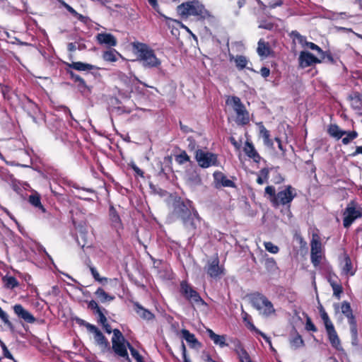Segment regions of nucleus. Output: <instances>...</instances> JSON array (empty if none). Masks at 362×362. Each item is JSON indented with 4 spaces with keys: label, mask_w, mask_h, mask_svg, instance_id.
I'll return each mask as SVG.
<instances>
[{
    "label": "nucleus",
    "mask_w": 362,
    "mask_h": 362,
    "mask_svg": "<svg viewBox=\"0 0 362 362\" xmlns=\"http://www.w3.org/2000/svg\"><path fill=\"white\" fill-rule=\"evenodd\" d=\"M264 191L269 195V200L274 207L283 206L288 210H290L291 203L297 196L296 189L290 185L284 186L278 192L272 185L267 186Z\"/></svg>",
    "instance_id": "1"
},
{
    "label": "nucleus",
    "mask_w": 362,
    "mask_h": 362,
    "mask_svg": "<svg viewBox=\"0 0 362 362\" xmlns=\"http://www.w3.org/2000/svg\"><path fill=\"white\" fill-rule=\"evenodd\" d=\"M67 68L66 71L69 74V78L76 83L78 90L83 95H88L91 93V87L86 84V81L78 74L74 73L71 69L78 71H89L91 70H98L99 67L83 62H73L71 63H66Z\"/></svg>",
    "instance_id": "2"
},
{
    "label": "nucleus",
    "mask_w": 362,
    "mask_h": 362,
    "mask_svg": "<svg viewBox=\"0 0 362 362\" xmlns=\"http://www.w3.org/2000/svg\"><path fill=\"white\" fill-rule=\"evenodd\" d=\"M173 215L180 219L185 225L192 221V211L194 216H198L192 202L189 200L184 201L179 197L173 202Z\"/></svg>",
    "instance_id": "3"
},
{
    "label": "nucleus",
    "mask_w": 362,
    "mask_h": 362,
    "mask_svg": "<svg viewBox=\"0 0 362 362\" xmlns=\"http://www.w3.org/2000/svg\"><path fill=\"white\" fill-rule=\"evenodd\" d=\"M134 47L137 52L139 59L144 67L157 68L160 66V60L156 57L154 50L148 45L137 42L134 45Z\"/></svg>",
    "instance_id": "4"
},
{
    "label": "nucleus",
    "mask_w": 362,
    "mask_h": 362,
    "mask_svg": "<svg viewBox=\"0 0 362 362\" xmlns=\"http://www.w3.org/2000/svg\"><path fill=\"white\" fill-rule=\"evenodd\" d=\"M320 317L325 325L327 337L331 346L337 351L342 350V346L339 335L334 328V326L329 319V317L327 312L325 310L322 305L319 308Z\"/></svg>",
    "instance_id": "5"
},
{
    "label": "nucleus",
    "mask_w": 362,
    "mask_h": 362,
    "mask_svg": "<svg viewBox=\"0 0 362 362\" xmlns=\"http://www.w3.org/2000/svg\"><path fill=\"white\" fill-rule=\"evenodd\" d=\"M250 301L252 306L257 310L262 312L265 316H269L275 313L272 303L263 294L256 292L250 295Z\"/></svg>",
    "instance_id": "6"
},
{
    "label": "nucleus",
    "mask_w": 362,
    "mask_h": 362,
    "mask_svg": "<svg viewBox=\"0 0 362 362\" xmlns=\"http://www.w3.org/2000/svg\"><path fill=\"white\" fill-rule=\"evenodd\" d=\"M231 103L233 109L236 114V122L239 125L245 126L250 122V113L246 110L245 105L238 96H231L230 99L227 100L226 103Z\"/></svg>",
    "instance_id": "7"
},
{
    "label": "nucleus",
    "mask_w": 362,
    "mask_h": 362,
    "mask_svg": "<svg viewBox=\"0 0 362 362\" xmlns=\"http://www.w3.org/2000/svg\"><path fill=\"white\" fill-rule=\"evenodd\" d=\"M362 217V207L356 201H351L344 211L343 226L349 228L358 218Z\"/></svg>",
    "instance_id": "8"
},
{
    "label": "nucleus",
    "mask_w": 362,
    "mask_h": 362,
    "mask_svg": "<svg viewBox=\"0 0 362 362\" xmlns=\"http://www.w3.org/2000/svg\"><path fill=\"white\" fill-rule=\"evenodd\" d=\"M323 257L321 238L317 233H313L310 240V260L315 267L320 266Z\"/></svg>",
    "instance_id": "9"
},
{
    "label": "nucleus",
    "mask_w": 362,
    "mask_h": 362,
    "mask_svg": "<svg viewBox=\"0 0 362 362\" xmlns=\"http://www.w3.org/2000/svg\"><path fill=\"white\" fill-rule=\"evenodd\" d=\"M194 158L199 166L202 168H208L211 166L219 165L217 154L211 152L197 149L195 151Z\"/></svg>",
    "instance_id": "10"
},
{
    "label": "nucleus",
    "mask_w": 362,
    "mask_h": 362,
    "mask_svg": "<svg viewBox=\"0 0 362 362\" xmlns=\"http://www.w3.org/2000/svg\"><path fill=\"white\" fill-rule=\"evenodd\" d=\"M180 292L182 296L190 303L197 304L205 303L199 293L187 281H181Z\"/></svg>",
    "instance_id": "11"
},
{
    "label": "nucleus",
    "mask_w": 362,
    "mask_h": 362,
    "mask_svg": "<svg viewBox=\"0 0 362 362\" xmlns=\"http://www.w3.org/2000/svg\"><path fill=\"white\" fill-rule=\"evenodd\" d=\"M177 12L182 17L189 16H201L203 14V8L195 5L192 1H187L177 6Z\"/></svg>",
    "instance_id": "12"
},
{
    "label": "nucleus",
    "mask_w": 362,
    "mask_h": 362,
    "mask_svg": "<svg viewBox=\"0 0 362 362\" xmlns=\"http://www.w3.org/2000/svg\"><path fill=\"white\" fill-rule=\"evenodd\" d=\"M341 310L343 315L348 320L352 337L356 338L358 335L357 322L350 303L346 300L343 301L341 303Z\"/></svg>",
    "instance_id": "13"
},
{
    "label": "nucleus",
    "mask_w": 362,
    "mask_h": 362,
    "mask_svg": "<svg viewBox=\"0 0 362 362\" xmlns=\"http://www.w3.org/2000/svg\"><path fill=\"white\" fill-rule=\"evenodd\" d=\"M219 262L220 261L218 255H216L211 260L208 262L206 267V271L211 278L216 279L225 274V268L223 265H220Z\"/></svg>",
    "instance_id": "14"
},
{
    "label": "nucleus",
    "mask_w": 362,
    "mask_h": 362,
    "mask_svg": "<svg viewBox=\"0 0 362 362\" xmlns=\"http://www.w3.org/2000/svg\"><path fill=\"white\" fill-rule=\"evenodd\" d=\"M262 257L260 262L264 265L265 272L269 275L276 274L279 268L277 265L276 261L272 257H269L266 252L261 251Z\"/></svg>",
    "instance_id": "15"
},
{
    "label": "nucleus",
    "mask_w": 362,
    "mask_h": 362,
    "mask_svg": "<svg viewBox=\"0 0 362 362\" xmlns=\"http://www.w3.org/2000/svg\"><path fill=\"white\" fill-rule=\"evenodd\" d=\"M129 302L133 305V309L136 314L143 320L149 322L154 320L156 315L148 309L145 308L138 301L130 300Z\"/></svg>",
    "instance_id": "16"
},
{
    "label": "nucleus",
    "mask_w": 362,
    "mask_h": 362,
    "mask_svg": "<svg viewBox=\"0 0 362 362\" xmlns=\"http://www.w3.org/2000/svg\"><path fill=\"white\" fill-rule=\"evenodd\" d=\"M298 62L299 66L303 69L315 64H320L322 60L308 51H302L298 57Z\"/></svg>",
    "instance_id": "17"
},
{
    "label": "nucleus",
    "mask_w": 362,
    "mask_h": 362,
    "mask_svg": "<svg viewBox=\"0 0 362 362\" xmlns=\"http://www.w3.org/2000/svg\"><path fill=\"white\" fill-rule=\"evenodd\" d=\"M90 332L94 334L95 341L103 352L110 350L107 339L96 326L92 327V330Z\"/></svg>",
    "instance_id": "18"
},
{
    "label": "nucleus",
    "mask_w": 362,
    "mask_h": 362,
    "mask_svg": "<svg viewBox=\"0 0 362 362\" xmlns=\"http://www.w3.org/2000/svg\"><path fill=\"white\" fill-rule=\"evenodd\" d=\"M230 342L234 345V350L238 354L240 362H252L249 354L243 347L241 341L238 339H231Z\"/></svg>",
    "instance_id": "19"
},
{
    "label": "nucleus",
    "mask_w": 362,
    "mask_h": 362,
    "mask_svg": "<svg viewBox=\"0 0 362 362\" xmlns=\"http://www.w3.org/2000/svg\"><path fill=\"white\" fill-rule=\"evenodd\" d=\"M14 313L18 318L23 320L25 322L33 324L36 319L29 311L25 310L21 304H16L13 307Z\"/></svg>",
    "instance_id": "20"
},
{
    "label": "nucleus",
    "mask_w": 362,
    "mask_h": 362,
    "mask_svg": "<svg viewBox=\"0 0 362 362\" xmlns=\"http://www.w3.org/2000/svg\"><path fill=\"white\" fill-rule=\"evenodd\" d=\"M109 218L111 226L117 233L119 230L123 229V224L120 216L113 205H110L109 208Z\"/></svg>",
    "instance_id": "21"
},
{
    "label": "nucleus",
    "mask_w": 362,
    "mask_h": 362,
    "mask_svg": "<svg viewBox=\"0 0 362 362\" xmlns=\"http://www.w3.org/2000/svg\"><path fill=\"white\" fill-rule=\"evenodd\" d=\"M214 182L219 185L221 187H232V188H236L235 183L231 180H229L227 176L223 173L221 171H216L213 174Z\"/></svg>",
    "instance_id": "22"
},
{
    "label": "nucleus",
    "mask_w": 362,
    "mask_h": 362,
    "mask_svg": "<svg viewBox=\"0 0 362 362\" xmlns=\"http://www.w3.org/2000/svg\"><path fill=\"white\" fill-rule=\"evenodd\" d=\"M243 151L245 155L252 159L255 163H259L262 159L261 156L255 149L253 144L249 141H246L245 142V146L243 147Z\"/></svg>",
    "instance_id": "23"
},
{
    "label": "nucleus",
    "mask_w": 362,
    "mask_h": 362,
    "mask_svg": "<svg viewBox=\"0 0 362 362\" xmlns=\"http://www.w3.org/2000/svg\"><path fill=\"white\" fill-rule=\"evenodd\" d=\"M96 40L99 44L106 45L108 47H115L117 44L116 37L111 33H98L96 35Z\"/></svg>",
    "instance_id": "24"
},
{
    "label": "nucleus",
    "mask_w": 362,
    "mask_h": 362,
    "mask_svg": "<svg viewBox=\"0 0 362 362\" xmlns=\"http://www.w3.org/2000/svg\"><path fill=\"white\" fill-rule=\"evenodd\" d=\"M60 4L65 8L74 17L77 18L80 22L84 25H88L90 22V19L88 16H85L81 13H78L74 8L69 4L66 3L64 0H58Z\"/></svg>",
    "instance_id": "25"
},
{
    "label": "nucleus",
    "mask_w": 362,
    "mask_h": 362,
    "mask_svg": "<svg viewBox=\"0 0 362 362\" xmlns=\"http://www.w3.org/2000/svg\"><path fill=\"white\" fill-rule=\"evenodd\" d=\"M24 108L27 111L28 115L32 118L34 122H37V116L40 112L38 105L27 98V100L24 104Z\"/></svg>",
    "instance_id": "26"
},
{
    "label": "nucleus",
    "mask_w": 362,
    "mask_h": 362,
    "mask_svg": "<svg viewBox=\"0 0 362 362\" xmlns=\"http://www.w3.org/2000/svg\"><path fill=\"white\" fill-rule=\"evenodd\" d=\"M257 52L261 57H267L273 54L274 52L268 42L264 39H260L257 42Z\"/></svg>",
    "instance_id": "27"
},
{
    "label": "nucleus",
    "mask_w": 362,
    "mask_h": 362,
    "mask_svg": "<svg viewBox=\"0 0 362 362\" xmlns=\"http://www.w3.org/2000/svg\"><path fill=\"white\" fill-rule=\"evenodd\" d=\"M112 349L117 356L130 361L125 342L113 341Z\"/></svg>",
    "instance_id": "28"
},
{
    "label": "nucleus",
    "mask_w": 362,
    "mask_h": 362,
    "mask_svg": "<svg viewBox=\"0 0 362 362\" xmlns=\"http://www.w3.org/2000/svg\"><path fill=\"white\" fill-rule=\"evenodd\" d=\"M259 129V134L263 139L264 144L268 147L272 148L274 146L273 140L270 138V132L266 129L262 122L257 123Z\"/></svg>",
    "instance_id": "29"
},
{
    "label": "nucleus",
    "mask_w": 362,
    "mask_h": 362,
    "mask_svg": "<svg viewBox=\"0 0 362 362\" xmlns=\"http://www.w3.org/2000/svg\"><path fill=\"white\" fill-rule=\"evenodd\" d=\"M206 332L215 344L218 345L221 348L228 346L226 342V335H218L211 329H207Z\"/></svg>",
    "instance_id": "30"
},
{
    "label": "nucleus",
    "mask_w": 362,
    "mask_h": 362,
    "mask_svg": "<svg viewBox=\"0 0 362 362\" xmlns=\"http://www.w3.org/2000/svg\"><path fill=\"white\" fill-rule=\"evenodd\" d=\"M289 342L291 346L294 349L303 347L305 345L304 341L301 335L298 332V331L295 328L293 329V332L291 334Z\"/></svg>",
    "instance_id": "31"
},
{
    "label": "nucleus",
    "mask_w": 362,
    "mask_h": 362,
    "mask_svg": "<svg viewBox=\"0 0 362 362\" xmlns=\"http://www.w3.org/2000/svg\"><path fill=\"white\" fill-rule=\"evenodd\" d=\"M327 133L331 137L339 140L345 135L346 131L341 129L337 124H330L327 127Z\"/></svg>",
    "instance_id": "32"
},
{
    "label": "nucleus",
    "mask_w": 362,
    "mask_h": 362,
    "mask_svg": "<svg viewBox=\"0 0 362 362\" xmlns=\"http://www.w3.org/2000/svg\"><path fill=\"white\" fill-rule=\"evenodd\" d=\"M182 334L183 338L191 345L192 348L201 346V343L197 339L195 335L192 334L189 330L184 329L182 330Z\"/></svg>",
    "instance_id": "33"
},
{
    "label": "nucleus",
    "mask_w": 362,
    "mask_h": 362,
    "mask_svg": "<svg viewBox=\"0 0 362 362\" xmlns=\"http://www.w3.org/2000/svg\"><path fill=\"white\" fill-rule=\"evenodd\" d=\"M344 264L342 267V274L346 276H354L356 273V269H354L351 259L348 255H344Z\"/></svg>",
    "instance_id": "34"
},
{
    "label": "nucleus",
    "mask_w": 362,
    "mask_h": 362,
    "mask_svg": "<svg viewBox=\"0 0 362 362\" xmlns=\"http://www.w3.org/2000/svg\"><path fill=\"white\" fill-rule=\"evenodd\" d=\"M28 201L31 205L40 210L42 212L45 213L46 209L41 203L40 195L35 192L29 196Z\"/></svg>",
    "instance_id": "35"
},
{
    "label": "nucleus",
    "mask_w": 362,
    "mask_h": 362,
    "mask_svg": "<svg viewBox=\"0 0 362 362\" xmlns=\"http://www.w3.org/2000/svg\"><path fill=\"white\" fill-rule=\"evenodd\" d=\"M95 295L101 303L112 301L115 299L114 296L109 295L103 288L100 287L95 291Z\"/></svg>",
    "instance_id": "36"
},
{
    "label": "nucleus",
    "mask_w": 362,
    "mask_h": 362,
    "mask_svg": "<svg viewBox=\"0 0 362 362\" xmlns=\"http://www.w3.org/2000/svg\"><path fill=\"white\" fill-rule=\"evenodd\" d=\"M233 59L235 62L236 67L238 69L242 70L247 66V59L245 56L237 55L235 57H234L233 55L230 54V61H232Z\"/></svg>",
    "instance_id": "37"
},
{
    "label": "nucleus",
    "mask_w": 362,
    "mask_h": 362,
    "mask_svg": "<svg viewBox=\"0 0 362 362\" xmlns=\"http://www.w3.org/2000/svg\"><path fill=\"white\" fill-rule=\"evenodd\" d=\"M5 286L9 289H13L19 286V282L16 277L12 276H5L3 278Z\"/></svg>",
    "instance_id": "38"
},
{
    "label": "nucleus",
    "mask_w": 362,
    "mask_h": 362,
    "mask_svg": "<svg viewBox=\"0 0 362 362\" xmlns=\"http://www.w3.org/2000/svg\"><path fill=\"white\" fill-rule=\"evenodd\" d=\"M328 281L333 290V295L339 299L341 294L343 293V287L341 284L336 282L332 279H329Z\"/></svg>",
    "instance_id": "39"
},
{
    "label": "nucleus",
    "mask_w": 362,
    "mask_h": 362,
    "mask_svg": "<svg viewBox=\"0 0 362 362\" xmlns=\"http://www.w3.org/2000/svg\"><path fill=\"white\" fill-rule=\"evenodd\" d=\"M117 54L119 53L115 49H110L103 52V58L106 62H115L117 60Z\"/></svg>",
    "instance_id": "40"
},
{
    "label": "nucleus",
    "mask_w": 362,
    "mask_h": 362,
    "mask_svg": "<svg viewBox=\"0 0 362 362\" xmlns=\"http://www.w3.org/2000/svg\"><path fill=\"white\" fill-rule=\"evenodd\" d=\"M243 322L245 323V326L248 329H250L252 332H256L257 331V328L254 325V324L252 322V317L251 316L247 314L245 312L243 313Z\"/></svg>",
    "instance_id": "41"
},
{
    "label": "nucleus",
    "mask_w": 362,
    "mask_h": 362,
    "mask_svg": "<svg viewBox=\"0 0 362 362\" xmlns=\"http://www.w3.org/2000/svg\"><path fill=\"white\" fill-rule=\"evenodd\" d=\"M175 160L178 164L183 165L190 161V157L185 151L182 150L179 154L175 155Z\"/></svg>",
    "instance_id": "42"
},
{
    "label": "nucleus",
    "mask_w": 362,
    "mask_h": 362,
    "mask_svg": "<svg viewBox=\"0 0 362 362\" xmlns=\"http://www.w3.org/2000/svg\"><path fill=\"white\" fill-rule=\"evenodd\" d=\"M346 136L344 137V138H341L342 140H341V142L344 145H347L349 144L351 141H352L353 140H354L355 139H356L358 136V134L356 131L355 130H353V131H349V132H346V134H345Z\"/></svg>",
    "instance_id": "43"
},
{
    "label": "nucleus",
    "mask_w": 362,
    "mask_h": 362,
    "mask_svg": "<svg viewBox=\"0 0 362 362\" xmlns=\"http://www.w3.org/2000/svg\"><path fill=\"white\" fill-rule=\"evenodd\" d=\"M321 56V60L327 62L332 64H335L337 63V60L334 58L332 54L330 51H323L322 52L319 53Z\"/></svg>",
    "instance_id": "44"
},
{
    "label": "nucleus",
    "mask_w": 362,
    "mask_h": 362,
    "mask_svg": "<svg viewBox=\"0 0 362 362\" xmlns=\"http://www.w3.org/2000/svg\"><path fill=\"white\" fill-rule=\"evenodd\" d=\"M90 270L93 277L94 278V279L95 281H97L103 284H105L107 283L108 279L107 277H100L98 272L97 271V269L95 267H90Z\"/></svg>",
    "instance_id": "45"
},
{
    "label": "nucleus",
    "mask_w": 362,
    "mask_h": 362,
    "mask_svg": "<svg viewBox=\"0 0 362 362\" xmlns=\"http://www.w3.org/2000/svg\"><path fill=\"white\" fill-rule=\"evenodd\" d=\"M112 343L113 341L117 342H125L126 339L124 338L123 334L119 329H114L112 331Z\"/></svg>",
    "instance_id": "46"
},
{
    "label": "nucleus",
    "mask_w": 362,
    "mask_h": 362,
    "mask_svg": "<svg viewBox=\"0 0 362 362\" xmlns=\"http://www.w3.org/2000/svg\"><path fill=\"white\" fill-rule=\"evenodd\" d=\"M264 246L266 250L272 254H277L279 252V247L270 241L264 242Z\"/></svg>",
    "instance_id": "47"
},
{
    "label": "nucleus",
    "mask_w": 362,
    "mask_h": 362,
    "mask_svg": "<svg viewBox=\"0 0 362 362\" xmlns=\"http://www.w3.org/2000/svg\"><path fill=\"white\" fill-rule=\"evenodd\" d=\"M290 36L291 38H293V40H297L298 43L302 45H304V42H305L306 37L300 35L297 30L291 31Z\"/></svg>",
    "instance_id": "48"
},
{
    "label": "nucleus",
    "mask_w": 362,
    "mask_h": 362,
    "mask_svg": "<svg viewBox=\"0 0 362 362\" xmlns=\"http://www.w3.org/2000/svg\"><path fill=\"white\" fill-rule=\"evenodd\" d=\"M104 312H107L105 308H101L100 310H98L97 313H95V315H98V322L100 325L104 324L107 321V319L104 313Z\"/></svg>",
    "instance_id": "49"
},
{
    "label": "nucleus",
    "mask_w": 362,
    "mask_h": 362,
    "mask_svg": "<svg viewBox=\"0 0 362 362\" xmlns=\"http://www.w3.org/2000/svg\"><path fill=\"white\" fill-rule=\"evenodd\" d=\"M76 322L80 326H84L86 327V329L88 330V332H90L92 330V327H95V325H92L86 321H85L83 319H81L79 317L75 318Z\"/></svg>",
    "instance_id": "50"
},
{
    "label": "nucleus",
    "mask_w": 362,
    "mask_h": 362,
    "mask_svg": "<svg viewBox=\"0 0 362 362\" xmlns=\"http://www.w3.org/2000/svg\"><path fill=\"white\" fill-rule=\"evenodd\" d=\"M305 329L308 331H312L313 332H317V328L313 322L311 318L308 316L306 317Z\"/></svg>",
    "instance_id": "51"
},
{
    "label": "nucleus",
    "mask_w": 362,
    "mask_h": 362,
    "mask_svg": "<svg viewBox=\"0 0 362 362\" xmlns=\"http://www.w3.org/2000/svg\"><path fill=\"white\" fill-rule=\"evenodd\" d=\"M303 45L305 46L306 47H308L312 50L317 51L318 53L322 52V49L318 45H317L314 42H308L306 40H305V42H304V45Z\"/></svg>",
    "instance_id": "52"
},
{
    "label": "nucleus",
    "mask_w": 362,
    "mask_h": 362,
    "mask_svg": "<svg viewBox=\"0 0 362 362\" xmlns=\"http://www.w3.org/2000/svg\"><path fill=\"white\" fill-rule=\"evenodd\" d=\"M1 92L3 95L4 99L10 100L11 99V88L8 86H1Z\"/></svg>",
    "instance_id": "53"
},
{
    "label": "nucleus",
    "mask_w": 362,
    "mask_h": 362,
    "mask_svg": "<svg viewBox=\"0 0 362 362\" xmlns=\"http://www.w3.org/2000/svg\"><path fill=\"white\" fill-rule=\"evenodd\" d=\"M88 308L93 310L94 314L101 309L94 300H91L88 303Z\"/></svg>",
    "instance_id": "54"
},
{
    "label": "nucleus",
    "mask_w": 362,
    "mask_h": 362,
    "mask_svg": "<svg viewBox=\"0 0 362 362\" xmlns=\"http://www.w3.org/2000/svg\"><path fill=\"white\" fill-rule=\"evenodd\" d=\"M131 354L137 362H145L143 356L139 354V352L136 349H131Z\"/></svg>",
    "instance_id": "55"
},
{
    "label": "nucleus",
    "mask_w": 362,
    "mask_h": 362,
    "mask_svg": "<svg viewBox=\"0 0 362 362\" xmlns=\"http://www.w3.org/2000/svg\"><path fill=\"white\" fill-rule=\"evenodd\" d=\"M130 166L137 175L140 176L141 177H144V172L140 169L135 163H132Z\"/></svg>",
    "instance_id": "56"
},
{
    "label": "nucleus",
    "mask_w": 362,
    "mask_h": 362,
    "mask_svg": "<svg viewBox=\"0 0 362 362\" xmlns=\"http://www.w3.org/2000/svg\"><path fill=\"white\" fill-rule=\"evenodd\" d=\"M269 175V169L267 168H264L259 170V175L258 176H262L263 179L265 180H268Z\"/></svg>",
    "instance_id": "57"
},
{
    "label": "nucleus",
    "mask_w": 362,
    "mask_h": 362,
    "mask_svg": "<svg viewBox=\"0 0 362 362\" xmlns=\"http://www.w3.org/2000/svg\"><path fill=\"white\" fill-rule=\"evenodd\" d=\"M180 127L181 131L185 134H188L194 132V130L191 127L184 124L181 121H180Z\"/></svg>",
    "instance_id": "58"
},
{
    "label": "nucleus",
    "mask_w": 362,
    "mask_h": 362,
    "mask_svg": "<svg viewBox=\"0 0 362 362\" xmlns=\"http://www.w3.org/2000/svg\"><path fill=\"white\" fill-rule=\"evenodd\" d=\"M1 346L4 351V355L6 358L13 360V357L12 354L10 353V351L8 350L7 347L4 343H1Z\"/></svg>",
    "instance_id": "59"
},
{
    "label": "nucleus",
    "mask_w": 362,
    "mask_h": 362,
    "mask_svg": "<svg viewBox=\"0 0 362 362\" xmlns=\"http://www.w3.org/2000/svg\"><path fill=\"white\" fill-rule=\"evenodd\" d=\"M259 73L263 78H267L270 74V69L266 66H262Z\"/></svg>",
    "instance_id": "60"
},
{
    "label": "nucleus",
    "mask_w": 362,
    "mask_h": 362,
    "mask_svg": "<svg viewBox=\"0 0 362 362\" xmlns=\"http://www.w3.org/2000/svg\"><path fill=\"white\" fill-rule=\"evenodd\" d=\"M187 141H189L188 149L190 151H193L196 148V141L192 136H189L187 138Z\"/></svg>",
    "instance_id": "61"
},
{
    "label": "nucleus",
    "mask_w": 362,
    "mask_h": 362,
    "mask_svg": "<svg viewBox=\"0 0 362 362\" xmlns=\"http://www.w3.org/2000/svg\"><path fill=\"white\" fill-rule=\"evenodd\" d=\"M259 28H264V29H266V30H271L273 29L274 28V24L272 23H261L259 25Z\"/></svg>",
    "instance_id": "62"
},
{
    "label": "nucleus",
    "mask_w": 362,
    "mask_h": 362,
    "mask_svg": "<svg viewBox=\"0 0 362 362\" xmlns=\"http://www.w3.org/2000/svg\"><path fill=\"white\" fill-rule=\"evenodd\" d=\"M171 171H172V170L170 169V167H168V170H166L165 168H163V166H161L160 169V170L158 172V175L160 176H165V177H167L168 173L171 172Z\"/></svg>",
    "instance_id": "63"
},
{
    "label": "nucleus",
    "mask_w": 362,
    "mask_h": 362,
    "mask_svg": "<svg viewBox=\"0 0 362 362\" xmlns=\"http://www.w3.org/2000/svg\"><path fill=\"white\" fill-rule=\"evenodd\" d=\"M105 330V332L107 334L112 333L113 329H112L110 325L106 321L105 323L101 325Z\"/></svg>",
    "instance_id": "64"
}]
</instances>
